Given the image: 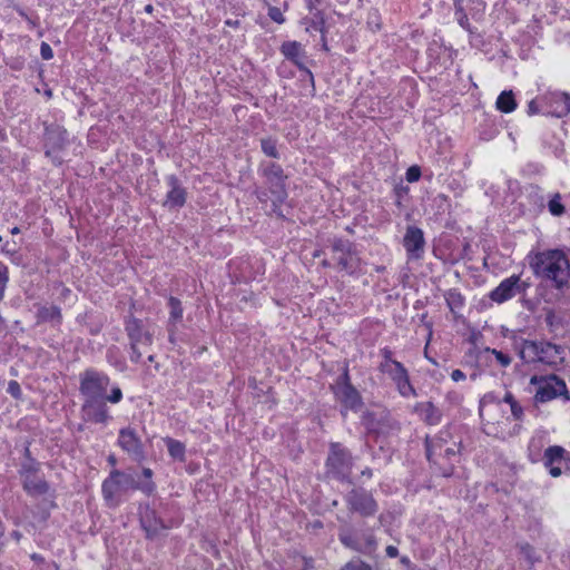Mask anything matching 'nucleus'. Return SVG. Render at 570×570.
<instances>
[{
  "mask_svg": "<svg viewBox=\"0 0 570 570\" xmlns=\"http://www.w3.org/2000/svg\"><path fill=\"white\" fill-rule=\"evenodd\" d=\"M529 266L533 275L563 292L570 285V261L562 249H546L530 254Z\"/></svg>",
  "mask_w": 570,
  "mask_h": 570,
  "instance_id": "obj_1",
  "label": "nucleus"
},
{
  "mask_svg": "<svg viewBox=\"0 0 570 570\" xmlns=\"http://www.w3.org/2000/svg\"><path fill=\"white\" fill-rule=\"evenodd\" d=\"M512 347L523 364L557 368L564 362V348L547 340H528L512 333Z\"/></svg>",
  "mask_w": 570,
  "mask_h": 570,
  "instance_id": "obj_2",
  "label": "nucleus"
},
{
  "mask_svg": "<svg viewBox=\"0 0 570 570\" xmlns=\"http://www.w3.org/2000/svg\"><path fill=\"white\" fill-rule=\"evenodd\" d=\"M257 171L264 178L266 189L256 188L254 190L255 196L261 203H267L268 194H271L272 212L283 217L281 206L288 197L286 187L287 175L284 173L283 167L274 161H262Z\"/></svg>",
  "mask_w": 570,
  "mask_h": 570,
  "instance_id": "obj_3",
  "label": "nucleus"
},
{
  "mask_svg": "<svg viewBox=\"0 0 570 570\" xmlns=\"http://www.w3.org/2000/svg\"><path fill=\"white\" fill-rule=\"evenodd\" d=\"M157 487L155 482H140L134 473L114 469L102 481L101 493L108 507L119 504L118 495L128 491H140L145 495H153Z\"/></svg>",
  "mask_w": 570,
  "mask_h": 570,
  "instance_id": "obj_4",
  "label": "nucleus"
},
{
  "mask_svg": "<svg viewBox=\"0 0 570 570\" xmlns=\"http://www.w3.org/2000/svg\"><path fill=\"white\" fill-rule=\"evenodd\" d=\"M109 386L110 377L104 371L88 367L79 374V392L83 400L107 399L111 404L120 403L124 399L120 386L111 385L110 393L107 394Z\"/></svg>",
  "mask_w": 570,
  "mask_h": 570,
  "instance_id": "obj_5",
  "label": "nucleus"
},
{
  "mask_svg": "<svg viewBox=\"0 0 570 570\" xmlns=\"http://www.w3.org/2000/svg\"><path fill=\"white\" fill-rule=\"evenodd\" d=\"M354 458L351 451L340 442H331L325 460V475L340 482L352 483L351 474Z\"/></svg>",
  "mask_w": 570,
  "mask_h": 570,
  "instance_id": "obj_6",
  "label": "nucleus"
},
{
  "mask_svg": "<svg viewBox=\"0 0 570 570\" xmlns=\"http://www.w3.org/2000/svg\"><path fill=\"white\" fill-rule=\"evenodd\" d=\"M446 439L442 436V433L434 438H425V454L429 462L438 466L439 473L444 478H450L454 473L453 462L460 454V450L453 448H446L443 452L438 453L443 448Z\"/></svg>",
  "mask_w": 570,
  "mask_h": 570,
  "instance_id": "obj_7",
  "label": "nucleus"
},
{
  "mask_svg": "<svg viewBox=\"0 0 570 570\" xmlns=\"http://www.w3.org/2000/svg\"><path fill=\"white\" fill-rule=\"evenodd\" d=\"M332 258L335 261L340 271L348 275H357L361 273L362 259L356 250L355 245L341 237H334L331 240Z\"/></svg>",
  "mask_w": 570,
  "mask_h": 570,
  "instance_id": "obj_8",
  "label": "nucleus"
},
{
  "mask_svg": "<svg viewBox=\"0 0 570 570\" xmlns=\"http://www.w3.org/2000/svg\"><path fill=\"white\" fill-rule=\"evenodd\" d=\"M124 325L129 340L130 361L138 364L142 358L140 347H150L154 342V335L144 327L142 321L134 315L127 316Z\"/></svg>",
  "mask_w": 570,
  "mask_h": 570,
  "instance_id": "obj_9",
  "label": "nucleus"
},
{
  "mask_svg": "<svg viewBox=\"0 0 570 570\" xmlns=\"http://www.w3.org/2000/svg\"><path fill=\"white\" fill-rule=\"evenodd\" d=\"M43 126L45 156L50 159L52 165L60 166L63 163L60 153L65 150L69 144L68 131L58 124L45 122Z\"/></svg>",
  "mask_w": 570,
  "mask_h": 570,
  "instance_id": "obj_10",
  "label": "nucleus"
},
{
  "mask_svg": "<svg viewBox=\"0 0 570 570\" xmlns=\"http://www.w3.org/2000/svg\"><path fill=\"white\" fill-rule=\"evenodd\" d=\"M344 501L350 512L360 514L363 518L373 517L379 511V503L372 492L362 487L348 491Z\"/></svg>",
  "mask_w": 570,
  "mask_h": 570,
  "instance_id": "obj_11",
  "label": "nucleus"
},
{
  "mask_svg": "<svg viewBox=\"0 0 570 570\" xmlns=\"http://www.w3.org/2000/svg\"><path fill=\"white\" fill-rule=\"evenodd\" d=\"M530 384L538 385L534 400L539 403L549 402L568 393L564 381L556 374H550L548 376L533 375L530 379Z\"/></svg>",
  "mask_w": 570,
  "mask_h": 570,
  "instance_id": "obj_12",
  "label": "nucleus"
},
{
  "mask_svg": "<svg viewBox=\"0 0 570 570\" xmlns=\"http://www.w3.org/2000/svg\"><path fill=\"white\" fill-rule=\"evenodd\" d=\"M332 389L335 396L345 409L356 411L362 406V396L351 383L347 366L337 377L336 383Z\"/></svg>",
  "mask_w": 570,
  "mask_h": 570,
  "instance_id": "obj_13",
  "label": "nucleus"
},
{
  "mask_svg": "<svg viewBox=\"0 0 570 570\" xmlns=\"http://www.w3.org/2000/svg\"><path fill=\"white\" fill-rule=\"evenodd\" d=\"M338 539L344 547L363 554L372 556L377 549L376 538L370 530L355 534L348 529H341Z\"/></svg>",
  "mask_w": 570,
  "mask_h": 570,
  "instance_id": "obj_14",
  "label": "nucleus"
},
{
  "mask_svg": "<svg viewBox=\"0 0 570 570\" xmlns=\"http://www.w3.org/2000/svg\"><path fill=\"white\" fill-rule=\"evenodd\" d=\"M363 424L370 434H375L376 436L393 434L401 430L400 422L386 411L380 413L367 412L363 416Z\"/></svg>",
  "mask_w": 570,
  "mask_h": 570,
  "instance_id": "obj_15",
  "label": "nucleus"
},
{
  "mask_svg": "<svg viewBox=\"0 0 570 570\" xmlns=\"http://www.w3.org/2000/svg\"><path fill=\"white\" fill-rule=\"evenodd\" d=\"M117 445L137 463H141L147 458L144 443L137 431L131 426L119 430Z\"/></svg>",
  "mask_w": 570,
  "mask_h": 570,
  "instance_id": "obj_16",
  "label": "nucleus"
},
{
  "mask_svg": "<svg viewBox=\"0 0 570 570\" xmlns=\"http://www.w3.org/2000/svg\"><path fill=\"white\" fill-rule=\"evenodd\" d=\"M543 464L552 478L570 472V453L560 445H551L546 449Z\"/></svg>",
  "mask_w": 570,
  "mask_h": 570,
  "instance_id": "obj_17",
  "label": "nucleus"
},
{
  "mask_svg": "<svg viewBox=\"0 0 570 570\" xmlns=\"http://www.w3.org/2000/svg\"><path fill=\"white\" fill-rule=\"evenodd\" d=\"M107 403V399L83 400L81 419L88 423L107 425L112 420Z\"/></svg>",
  "mask_w": 570,
  "mask_h": 570,
  "instance_id": "obj_18",
  "label": "nucleus"
},
{
  "mask_svg": "<svg viewBox=\"0 0 570 570\" xmlns=\"http://www.w3.org/2000/svg\"><path fill=\"white\" fill-rule=\"evenodd\" d=\"M379 371L390 377L401 396L410 397L417 395L415 387L410 381L409 371L401 362Z\"/></svg>",
  "mask_w": 570,
  "mask_h": 570,
  "instance_id": "obj_19",
  "label": "nucleus"
},
{
  "mask_svg": "<svg viewBox=\"0 0 570 570\" xmlns=\"http://www.w3.org/2000/svg\"><path fill=\"white\" fill-rule=\"evenodd\" d=\"M541 105L544 115L558 118L570 114V95L561 91H551L541 96Z\"/></svg>",
  "mask_w": 570,
  "mask_h": 570,
  "instance_id": "obj_20",
  "label": "nucleus"
},
{
  "mask_svg": "<svg viewBox=\"0 0 570 570\" xmlns=\"http://www.w3.org/2000/svg\"><path fill=\"white\" fill-rule=\"evenodd\" d=\"M403 246L409 259H421L425 252V238L423 230L414 225L406 227Z\"/></svg>",
  "mask_w": 570,
  "mask_h": 570,
  "instance_id": "obj_21",
  "label": "nucleus"
},
{
  "mask_svg": "<svg viewBox=\"0 0 570 570\" xmlns=\"http://www.w3.org/2000/svg\"><path fill=\"white\" fill-rule=\"evenodd\" d=\"M165 180L169 189L163 202V206L168 209H179L184 207L187 202V189L183 186L179 178L171 174L166 176Z\"/></svg>",
  "mask_w": 570,
  "mask_h": 570,
  "instance_id": "obj_22",
  "label": "nucleus"
},
{
  "mask_svg": "<svg viewBox=\"0 0 570 570\" xmlns=\"http://www.w3.org/2000/svg\"><path fill=\"white\" fill-rule=\"evenodd\" d=\"M22 488L29 497H48L43 502L49 509H55L57 507L55 502V490L51 489L49 482L43 478L36 475L31 479H26V481L22 482Z\"/></svg>",
  "mask_w": 570,
  "mask_h": 570,
  "instance_id": "obj_23",
  "label": "nucleus"
},
{
  "mask_svg": "<svg viewBox=\"0 0 570 570\" xmlns=\"http://www.w3.org/2000/svg\"><path fill=\"white\" fill-rule=\"evenodd\" d=\"M522 292L521 278L519 275H511L504 278L494 289L489 293V297L497 304L505 303Z\"/></svg>",
  "mask_w": 570,
  "mask_h": 570,
  "instance_id": "obj_24",
  "label": "nucleus"
},
{
  "mask_svg": "<svg viewBox=\"0 0 570 570\" xmlns=\"http://www.w3.org/2000/svg\"><path fill=\"white\" fill-rule=\"evenodd\" d=\"M139 520L146 537L149 539L155 538L161 530L166 529L164 521L158 517L156 510L149 505L140 510Z\"/></svg>",
  "mask_w": 570,
  "mask_h": 570,
  "instance_id": "obj_25",
  "label": "nucleus"
},
{
  "mask_svg": "<svg viewBox=\"0 0 570 570\" xmlns=\"http://www.w3.org/2000/svg\"><path fill=\"white\" fill-rule=\"evenodd\" d=\"M414 413H416L420 419L429 425H436L442 419V412L430 401L416 403L414 406Z\"/></svg>",
  "mask_w": 570,
  "mask_h": 570,
  "instance_id": "obj_26",
  "label": "nucleus"
},
{
  "mask_svg": "<svg viewBox=\"0 0 570 570\" xmlns=\"http://www.w3.org/2000/svg\"><path fill=\"white\" fill-rule=\"evenodd\" d=\"M281 53L297 68H303L304 59L306 58L303 46L298 41H285L282 43Z\"/></svg>",
  "mask_w": 570,
  "mask_h": 570,
  "instance_id": "obj_27",
  "label": "nucleus"
},
{
  "mask_svg": "<svg viewBox=\"0 0 570 570\" xmlns=\"http://www.w3.org/2000/svg\"><path fill=\"white\" fill-rule=\"evenodd\" d=\"M446 305L454 316L463 309L465 305V298L458 288H451L444 293Z\"/></svg>",
  "mask_w": 570,
  "mask_h": 570,
  "instance_id": "obj_28",
  "label": "nucleus"
},
{
  "mask_svg": "<svg viewBox=\"0 0 570 570\" xmlns=\"http://www.w3.org/2000/svg\"><path fill=\"white\" fill-rule=\"evenodd\" d=\"M164 443L171 459L181 463L186 461V445L181 441L166 436L164 438Z\"/></svg>",
  "mask_w": 570,
  "mask_h": 570,
  "instance_id": "obj_29",
  "label": "nucleus"
},
{
  "mask_svg": "<svg viewBox=\"0 0 570 570\" xmlns=\"http://www.w3.org/2000/svg\"><path fill=\"white\" fill-rule=\"evenodd\" d=\"M38 322H53L60 325L62 322L61 308L56 305L41 306L37 312Z\"/></svg>",
  "mask_w": 570,
  "mask_h": 570,
  "instance_id": "obj_30",
  "label": "nucleus"
},
{
  "mask_svg": "<svg viewBox=\"0 0 570 570\" xmlns=\"http://www.w3.org/2000/svg\"><path fill=\"white\" fill-rule=\"evenodd\" d=\"M40 471V463L30 455V451L26 449V461L21 464L19 470L22 482L26 479H31L38 474Z\"/></svg>",
  "mask_w": 570,
  "mask_h": 570,
  "instance_id": "obj_31",
  "label": "nucleus"
},
{
  "mask_svg": "<svg viewBox=\"0 0 570 570\" xmlns=\"http://www.w3.org/2000/svg\"><path fill=\"white\" fill-rule=\"evenodd\" d=\"M497 109L504 114H510L517 109V100L512 90H503L495 101Z\"/></svg>",
  "mask_w": 570,
  "mask_h": 570,
  "instance_id": "obj_32",
  "label": "nucleus"
},
{
  "mask_svg": "<svg viewBox=\"0 0 570 570\" xmlns=\"http://www.w3.org/2000/svg\"><path fill=\"white\" fill-rule=\"evenodd\" d=\"M168 307H169V317L168 324L177 325V323L181 322L184 309L181 306L180 299L177 297L170 296L168 298Z\"/></svg>",
  "mask_w": 570,
  "mask_h": 570,
  "instance_id": "obj_33",
  "label": "nucleus"
},
{
  "mask_svg": "<svg viewBox=\"0 0 570 570\" xmlns=\"http://www.w3.org/2000/svg\"><path fill=\"white\" fill-rule=\"evenodd\" d=\"M262 151L271 158H279V151L277 149V140L272 137L261 139Z\"/></svg>",
  "mask_w": 570,
  "mask_h": 570,
  "instance_id": "obj_34",
  "label": "nucleus"
},
{
  "mask_svg": "<svg viewBox=\"0 0 570 570\" xmlns=\"http://www.w3.org/2000/svg\"><path fill=\"white\" fill-rule=\"evenodd\" d=\"M561 195L556 193L548 202V209L552 216H562L566 213V207L561 203Z\"/></svg>",
  "mask_w": 570,
  "mask_h": 570,
  "instance_id": "obj_35",
  "label": "nucleus"
},
{
  "mask_svg": "<svg viewBox=\"0 0 570 570\" xmlns=\"http://www.w3.org/2000/svg\"><path fill=\"white\" fill-rule=\"evenodd\" d=\"M518 547L520 549L521 556L528 561L530 566H533L535 562L540 561V556L531 544L520 543Z\"/></svg>",
  "mask_w": 570,
  "mask_h": 570,
  "instance_id": "obj_36",
  "label": "nucleus"
},
{
  "mask_svg": "<svg viewBox=\"0 0 570 570\" xmlns=\"http://www.w3.org/2000/svg\"><path fill=\"white\" fill-rule=\"evenodd\" d=\"M266 4L268 6L267 14L274 22H276L278 24H283L286 22L284 11L287 10V7H288L287 2H284L283 9L281 7L269 6L268 3H266Z\"/></svg>",
  "mask_w": 570,
  "mask_h": 570,
  "instance_id": "obj_37",
  "label": "nucleus"
},
{
  "mask_svg": "<svg viewBox=\"0 0 570 570\" xmlns=\"http://www.w3.org/2000/svg\"><path fill=\"white\" fill-rule=\"evenodd\" d=\"M393 193L395 197V205L399 208H402L404 198L409 196L410 187L403 184V181H400L394 186Z\"/></svg>",
  "mask_w": 570,
  "mask_h": 570,
  "instance_id": "obj_38",
  "label": "nucleus"
},
{
  "mask_svg": "<svg viewBox=\"0 0 570 570\" xmlns=\"http://www.w3.org/2000/svg\"><path fill=\"white\" fill-rule=\"evenodd\" d=\"M503 400L505 403H508L510 405L511 413H512L513 417L515 420H521L523 416V410H522L521 405L517 402L514 396L510 392H508V393H505Z\"/></svg>",
  "mask_w": 570,
  "mask_h": 570,
  "instance_id": "obj_39",
  "label": "nucleus"
},
{
  "mask_svg": "<svg viewBox=\"0 0 570 570\" xmlns=\"http://www.w3.org/2000/svg\"><path fill=\"white\" fill-rule=\"evenodd\" d=\"M9 267L0 261V302L4 298V293L9 283Z\"/></svg>",
  "mask_w": 570,
  "mask_h": 570,
  "instance_id": "obj_40",
  "label": "nucleus"
},
{
  "mask_svg": "<svg viewBox=\"0 0 570 570\" xmlns=\"http://www.w3.org/2000/svg\"><path fill=\"white\" fill-rule=\"evenodd\" d=\"M380 355L382 356V361L380 362L377 368L382 370L387 366H392L393 364L397 363L399 361L393 358V351L385 346L380 350Z\"/></svg>",
  "mask_w": 570,
  "mask_h": 570,
  "instance_id": "obj_41",
  "label": "nucleus"
},
{
  "mask_svg": "<svg viewBox=\"0 0 570 570\" xmlns=\"http://www.w3.org/2000/svg\"><path fill=\"white\" fill-rule=\"evenodd\" d=\"M482 353H491L492 355H494L497 362L502 366V367H508L510 366L511 362H512V358L503 353L502 351H498L495 348H490V347H485Z\"/></svg>",
  "mask_w": 570,
  "mask_h": 570,
  "instance_id": "obj_42",
  "label": "nucleus"
},
{
  "mask_svg": "<svg viewBox=\"0 0 570 570\" xmlns=\"http://www.w3.org/2000/svg\"><path fill=\"white\" fill-rule=\"evenodd\" d=\"M454 8H455V16H456L459 24L463 28H466L469 26V19H468L466 13L464 12L462 1L454 0Z\"/></svg>",
  "mask_w": 570,
  "mask_h": 570,
  "instance_id": "obj_43",
  "label": "nucleus"
},
{
  "mask_svg": "<svg viewBox=\"0 0 570 570\" xmlns=\"http://www.w3.org/2000/svg\"><path fill=\"white\" fill-rule=\"evenodd\" d=\"M366 23L373 31L381 29V16L376 9L368 12Z\"/></svg>",
  "mask_w": 570,
  "mask_h": 570,
  "instance_id": "obj_44",
  "label": "nucleus"
},
{
  "mask_svg": "<svg viewBox=\"0 0 570 570\" xmlns=\"http://www.w3.org/2000/svg\"><path fill=\"white\" fill-rule=\"evenodd\" d=\"M307 30L320 31L322 35L325 33V21L322 17L321 12H317L315 14V18L312 20Z\"/></svg>",
  "mask_w": 570,
  "mask_h": 570,
  "instance_id": "obj_45",
  "label": "nucleus"
},
{
  "mask_svg": "<svg viewBox=\"0 0 570 570\" xmlns=\"http://www.w3.org/2000/svg\"><path fill=\"white\" fill-rule=\"evenodd\" d=\"M7 392L16 400H21L22 399V390H21V386L20 384L14 381V380H11L9 381L8 383V389H7Z\"/></svg>",
  "mask_w": 570,
  "mask_h": 570,
  "instance_id": "obj_46",
  "label": "nucleus"
},
{
  "mask_svg": "<svg viewBox=\"0 0 570 570\" xmlns=\"http://www.w3.org/2000/svg\"><path fill=\"white\" fill-rule=\"evenodd\" d=\"M422 171L417 165H413L407 168L405 178L409 183H415L421 178Z\"/></svg>",
  "mask_w": 570,
  "mask_h": 570,
  "instance_id": "obj_47",
  "label": "nucleus"
},
{
  "mask_svg": "<svg viewBox=\"0 0 570 570\" xmlns=\"http://www.w3.org/2000/svg\"><path fill=\"white\" fill-rule=\"evenodd\" d=\"M539 112H543V108L541 105V97L534 98L528 104L527 114L529 116L537 115Z\"/></svg>",
  "mask_w": 570,
  "mask_h": 570,
  "instance_id": "obj_48",
  "label": "nucleus"
},
{
  "mask_svg": "<svg viewBox=\"0 0 570 570\" xmlns=\"http://www.w3.org/2000/svg\"><path fill=\"white\" fill-rule=\"evenodd\" d=\"M342 570H372V567L362 560H353L346 563Z\"/></svg>",
  "mask_w": 570,
  "mask_h": 570,
  "instance_id": "obj_49",
  "label": "nucleus"
},
{
  "mask_svg": "<svg viewBox=\"0 0 570 570\" xmlns=\"http://www.w3.org/2000/svg\"><path fill=\"white\" fill-rule=\"evenodd\" d=\"M7 66H9L10 69H12V70L20 71L24 67V59H22L20 57L10 58L7 61Z\"/></svg>",
  "mask_w": 570,
  "mask_h": 570,
  "instance_id": "obj_50",
  "label": "nucleus"
},
{
  "mask_svg": "<svg viewBox=\"0 0 570 570\" xmlns=\"http://www.w3.org/2000/svg\"><path fill=\"white\" fill-rule=\"evenodd\" d=\"M40 55L43 60H50L53 58V50L47 42H41Z\"/></svg>",
  "mask_w": 570,
  "mask_h": 570,
  "instance_id": "obj_51",
  "label": "nucleus"
},
{
  "mask_svg": "<svg viewBox=\"0 0 570 570\" xmlns=\"http://www.w3.org/2000/svg\"><path fill=\"white\" fill-rule=\"evenodd\" d=\"M298 69L302 72L303 80H307L311 83V86L314 88L315 82H314L313 72L305 66L304 62H303V68H298Z\"/></svg>",
  "mask_w": 570,
  "mask_h": 570,
  "instance_id": "obj_52",
  "label": "nucleus"
},
{
  "mask_svg": "<svg viewBox=\"0 0 570 570\" xmlns=\"http://www.w3.org/2000/svg\"><path fill=\"white\" fill-rule=\"evenodd\" d=\"M167 331H168V341L171 344L176 343V332H177V325L174 324H167Z\"/></svg>",
  "mask_w": 570,
  "mask_h": 570,
  "instance_id": "obj_53",
  "label": "nucleus"
},
{
  "mask_svg": "<svg viewBox=\"0 0 570 570\" xmlns=\"http://www.w3.org/2000/svg\"><path fill=\"white\" fill-rule=\"evenodd\" d=\"M465 373L462 372L461 370L456 368V370H453L452 373H451V379L454 381V382H460V381H464L465 380Z\"/></svg>",
  "mask_w": 570,
  "mask_h": 570,
  "instance_id": "obj_54",
  "label": "nucleus"
},
{
  "mask_svg": "<svg viewBox=\"0 0 570 570\" xmlns=\"http://www.w3.org/2000/svg\"><path fill=\"white\" fill-rule=\"evenodd\" d=\"M141 474H142V478L145 479L142 482H154L153 481L154 472L150 468H142Z\"/></svg>",
  "mask_w": 570,
  "mask_h": 570,
  "instance_id": "obj_55",
  "label": "nucleus"
},
{
  "mask_svg": "<svg viewBox=\"0 0 570 570\" xmlns=\"http://www.w3.org/2000/svg\"><path fill=\"white\" fill-rule=\"evenodd\" d=\"M385 551L386 556L390 558H396L399 556V549L394 546H387Z\"/></svg>",
  "mask_w": 570,
  "mask_h": 570,
  "instance_id": "obj_56",
  "label": "nucleus"
},
{
  "mask_svg": "<svg viewBox=\"0 0 570 570\" xmlns=\"http://www.w3.org/2000/svg\"><path fill=\"white\" fill-rule=\"evenodd\" d=\"M224 23H225V26H228V27H230V28H235V29H236V28H238V27L240 26V21H239L238 19H235V20H233V19H227V20H225V22H224Z\"/></svg>",
  "mask_w": 570,
  "mask_h": 570,
  "instance_id": "obj_57",
  "label": "nucleus"
},
{
  "mask_svg": "<svg viewBox=\"0 0 570 570\" xmlns=\"http://www.w3.org/2000/svg\"><path fill=\"white\" fill-rule=\"evenodd\" d=\"M546 323H547L548 326H553V324H554V314L552 312L547 314Z\"/></svg>",
  "mask_w": 570,
  "mask_h": 570,
  "instance_id": "obj_58",
  "label": "nucleus"
},
{
  "mask_svg": "<svg viewBox=\"0 0 570 570\" xmlns=\"http://www.w3.org/2000/svg\"><path fill=\"white\" fill-rule=\"evenodd\" d=\"M400 561H401V563H402V564H404L407 569H410V567H414V566L412 564V562H411L410 558H409V557H406V556L401 557V560H400Z\"/></svg>",
  "mask_w": 570,
  "mask_h": 570,
  "instance_id": "obj_59",
  "label": "nucleus"
},
{
  "mask_svg": "<svg viewBox=\"0 0 570 570\" xmlns=\"http://www.w3.org/2000/svg\"><path fill=\"white\" fill-rule=\"evenodd\" d=\"M17 12L20 17H22L23 19H26L27 21H29L30 23H32L35 26V22L31 21V19L28 17V14L24 12L23 9H17Z\"/></svg>",
  "mask_w": 570,
  "mask_h": 570,
  "instance_id": "obj_60",
  "label": "nucleus"
},
{
  "mask_svg": "<svg viewBox=\"0 0 570 570\" xmlns=\"http://www.w3.org/2000/svg\"><path fill=\"white\" fill-rule=\"evenodd\" d=\"M361 474H362L363 476H366V478H368V479H370V478H372V475H373V471H372V469H370V468H365V469L361 472Z\"/></svg>",
  "mask_w": 570,
  "mask_h": 570,
  "instance_id": "obj_61",
  "label": "nucleus"
},
{
  "mask_svg": "<svg viewBox=\"0 0 570 570\" xmlns=\"http://www.w3.org/2000/svg\"><path fill=\"white\" fill-rule=\"evenodd\" d=\"M322 47H323L324 50L328 51L325 33L322 35Z\"/></svg>",
  "mask_w": 570,
  "mask_h": 570,
  "instance_id": "obj_62",
  "label": "nucleus"
},
{
  "mask_svg": "<svg viewBox=\"0 0 570 570\" xmlns=\"http://www.w3.org/2000/svg\"><path fill=\"white\" fill-rule=\"evenodd\" d=\"M144 10L146 13H153L154 7H153V4H147V6H145Z\"/></svg>",
  "mask_w": 570,
  "mask_h": 570,
  "instance_id": "obj_63",
  "label": "nucleus"
},
{
  "mask_svg": "<svg viewBox=\"0 0 570 570\" xmlns=\"http://www.w3.org/2000/svg\"><path fill=\"white\" fill-rule=\"evenodd\" d=\"M19 233H20V228H19V227H17V226H14V227H12V228L10 229V234H12V235H18Z\"/></svg>",
  "mask_w": 570,
  "mask_h": 570,
  "instance_id": "obj_64",
  "label": "nucleus"
}]
</instances>
